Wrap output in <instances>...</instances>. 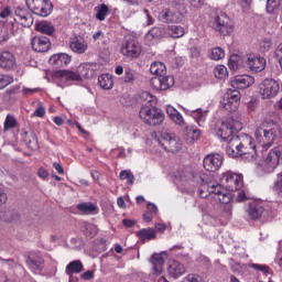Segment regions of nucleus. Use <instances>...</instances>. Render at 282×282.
<instances>
[{"mask_svg": "<svg viewBox=\"0 0 282 282\" xmlns=\"http://www.w3.org/2000/svg\"><path fill=\"white\" fill-rule=\"evenodd\" d=\"M220 184L229 189L236 202H243L246 199V191H243V176L232 172H226L220 177Z\"/></svg>", "mask_w": 282, "mask_h": 282, "instance_id": "obj_1", "label": "nucleus"}, {"mask_svg": "<svg viewBox=\"0 0 282 282\" xmlns=\"http://www.w3.org/2000/svg\"><path fill=\"white\" fill-rule=\"evenodd\" d=\"M278 133L279 126H276V122H272L270 124L263 122L259 128H257L254 138L263 149H270V147L274 144Z\"/></svg>", "mask_w": 282, "mask_h": 282, "instance_id": "obj_2", "label": "nucleus"}, {"mask_svg": "<svg viewBox=\"0 0 282 282\" xmlns=\"http://www.w3.org/2000/svg\"><path fill=\"white\" fill-rule=\"evenodd\" d=\"M243 126L235 119H228L227 121H217L216 123V135L221 138L224 142H229L235 133L241 131Z\"/></svg>", "mask_w": 282, "mask_h": 282, "instance_id": "obj_3", "label": "nucleus"}, {"mask_svg": "<svg viewBox=\"0 0 282 282\" xmlns=\"http://www.w3.org/2000/svg\"><path fill=\"white\" fill-rule=\"evenodd\" d=\"M140 119L149 127H160L164 122V111L156 107L143 106L139 112Z\"/></svg>", "mask_w": 282, "mask_h": 282, "instance_id": "obj_4", "label": "nucleus"}, {"mask_svg": "<svg viewBox=\"0 0 282 282\" xmlns=\"http://www.w3.org/2000/svg\"><path fill=\"white\" fill-rule=\"evenodd\" d=\"M234 147H240V154L238 158L245 160V162H254L258 158L257 144L252 141V137L245 134L241 135V142L236 141Z\"/></svg>", "mask_w": 282, "mask_h": 282, "instance_id": "obj_5", "label": "nucleus"}, {"mask_svg": "<svg viewBox=\"0 0 282 282\" xmlns=\"http://www.w3.org/2000/svg\"><path fill=\"white\" fill-rule=\"evenodd\" d=\"M210 25L216 32H219L221 36H228L235 32V22L224 12L214 17L210 21Z\"/></svg>", "mask_w": 282, "mask_h": 282, "instance_id": "obj_6", "label": "nucleus"}, {"mask_svg": "<svg viewBox=\"0 0 282 282\" xmlns=\"http://www.w3.org/2000/svg\"><path fill=\"white\" fill-rule=\"evenodd\" d=\"M205 195H214L213 197L220 204H230L232 202V194L228 189H224L219 183L208 182L204 188Z\"/></svg>", "mask_w": 282, "mask_h": 282, "instance_id": "obj_7", "label": "nucleus"}, {"mask_svg": "<svg viewBox=\"0 0 282 282\" xmlns=\"http://www.w3.org/2000/svg\"><path fill=\"white\" fill-rule=\"evenodd\" d=\"M25 3L26 8H29L33 14H37V17H50L54 10L51 0H26Z\"/></svg>", "mask_w": 282, "mask_h": 282, "instance_id": "obj_8", "label": "nucleus"}, {"mask_svg": "<svg viewBox=\"0 0 282 282\" xmlns=\"http://www.w3.org/2000/svg\"><path fill=\"white\" fill-rule=\"evenodd\" d=\"M241 101V94L237 89L229 88L221 99V106L226 109V111L232 112L239 109V105Z\"/></svg>", "mask_w": 282, "mask_h": 282, "instance_id": "obj_9", "label": "nucleus"}, {"mask_svg": "<svg viewBox=\"0 0 282 282\" xmlns=\"http://www.w3.org/2000/svg\"><path fill=\"white\" fill-rule=\"evenodd\" d=\"M158 142L165 151H170V153H177V151L182 150V142H180V139L175 134L162 132L158 138Z\"/></svg>", "mask_w": 282, "mask_h": 282, "instance_id": "obj_10", "label": "nucleus"}, {"mask_svg": "<svg viewBox=\"0 0 282 282\" xmlns=\"http://www.w3.org/2000/svg\"><path fill=\"white\" fill-rule=\"evenodd\" d=\"M121 54L127 58H138L142 54V46L135 39L126 37L121 44Z\"/></svg>", "mask_w": 282, "mask_h": 282, "instance_id": "obj_11", "label": "nucleus"}, {"mask_svg": "<svg viewBox=\"0 0 282 282\" xmlns=\"http://www.w3.org/2000/svg\"><path fill=\"white\" fill-rule=\"evenodd\" d=\"M210 182V175L204 173L203 171H195L192 173V181L189 182V184H192V186H202L198 189L199 193V197H202L203 199H206V197H208V194L204 193V189L206 188V186H208V183Z\"/></svg>", "mask_w": 282, "mask_h": 282, "instance_id": "obj_12", "label": "nucleus"}, {"mask_svg": "<svg viewBox=\"0 0 282 282\" xmlns=\"http://www.w3.org/2000/svg\"><path fill=\"white\" fill-rule=\"evenodd\" d=\"M280 90L281 86L279 85V82L274 79H264L260 84V95L264 99L276 97Z\"/></svg>", "mask_w": 282, "mask_h": 282, "instance_id": "obj_13", "label": "nucleus"}, {"mask_svg": "<svg viewBox=\"0 0 282 282\" xmlns=\"http://www.w3.org/2000/svg\"><path fill=\"white\" fill-rule=\"evenodd\" d=\"M282 160V145H278L270 150L267 155L264 163V171L267 173H272L276 166H279V162Z\"/></svg>", "mask_w": 282, "mask_h": 282, "instance_id": "obj_14", "label": "nucleus"}, {"mask_svg": "<svg viewBox=\"0 0 282 282\" xmlns=\"http://www.w3.org/2000/svg\"><path fill=\"white\" fill-rule=\"evenodd\" d=\"M151 85L156 91H166L175 85V77L173 75L163 74L161 76L153 77L151 79Z\"/></svg>", "mask_w": 282, "mask_h": 282, "instance_id": "obj_15", "label": "nucleus"}, {"mask_svg": "<svg viewBox=\"0 0 282 282\" xmlns=\"http://www.w3.org/2000/svg\"><path fill=\"white\" fill-rule=\"evenodd\" d=\"M221 164H224V156L218 153L207 154L203 161L204 169L209 173H216V171H219V169H221Z\"/></svg>", "mask_w": 282, "mask_h": 282, "instance_id": "obj_16", "label": "nucleus"}, {"mask_svg": "<svg viewBox=\"0 0 282 282\" xmlns=\"http://www.w3.org/2000/svg\"><path fill=\"white\" fill-rule=\"evenodd\" d=\"M245 62L251 72H263L265 69V57H261V55L249 54Z\"/></svg>", "mask_w": 282, "mask_h": 282, "instance_id": "obj_17", "label": "nucleus"}, {"mask_svg": "<svg viewBox=\"0 0 282 282\" xmlns=\"http://www.w3.org/2000/svg\"><path fill=\"white\" fill-rule=\"evenodd\" d=\"M21 140L22 142H24L28 149H31V151L39 150V139L36 138L34 131H32V129H22Z\"/></svg>", "mask_w": 282, "mask_h": 282, "instance_id": "obj_18", "label": "nucleus"}, {"mask_svg": "<svg viewBox=\"0 0 282 282\" xmlns=\"http://www.w3.org/2000/svg\"><path fill=\"white\" fill-rule=\"evenodd\" d=\"M264 214L265 207H263L261 203L256 200L249 203L247 209L248 219H250L251 221H259V219H261Z\"/></svg>", "mask_w": 282, "mask_h": 282, "instance_id": "obj_19", "label": "nucleus"}, {"mask_svg": "<svg viewBox=\"0 0 282 282\" xmlns=\"http://www.w3.org/2000/svg\"><path fill=\"white\" fill-rule=\"evenodd\" d=\"M26 264L33 272H41L45 268V260L39 252H31L26 259Z\"/></svg>", "mask_w": 282, "mask_h": 282, "instance_id": "obj_20", "label": "nucleus"}, {"mask_svg": "<svg viewBox=\"0 0 282 282\" xmlns=\"http://www.w3.org/2000/svg\"><path fill=\"white\" fill-rule=\"evenodd\" d=\"M69 47L75 54H85L89 45L87 44V40H85V37L82 35H75L70 37Z\"/></svg>", "mask_w": 282, "mask_h": 282, "instance_id": "obj_21", "label": "nucleus"}, {"mask_svg": "<svg viewBox=\"0 0 282 282\" xmlns=\"http://www.w3.org/2000/svg\"><path fill=\"white\" fill-rule=\"evenodd\" d=\"M254 85V77L250 75H238L231 80V87L234 89H248Z\"/></svg>", "mask_w": 282, "mask_h": 282, "instance_id": "obj_22", "label": "nucleus"}, {"mask_svg": "<svg viewBox=\"0 0 282 282\" xmlns=\"http://www.w3.org/2000/svg\"><path fill=\"white\" fill-rule=\"evenodd\" d=\"M17 65V57H14V54H12L10 51H2L0 53V67L2 69H14V66Z\"/></svg>", "mask_w": 282, "mask_h": 282, "instance_id": "obj_23", "label": "nucleus"}, {"mask_svg": "<svg viewBox=\"0 0 282 282\" xmlns=\"http://www.w3.org/2000/svg\"><path fill=\"white\" fill-rule=\"evenodd\" d=\"M14 21L15 23L22 25V28H32L34 18H32V14L28 13L26 11L18 9L15 10Z\"/></svg>", "mask_w": 282, "mask_h": 282, "instance_id": "obj_24", "label": "nucleus"}, {"mask_svg": "<svg viewBox=\"0 0 282 282\" xmlns=\"http://www.w3.org/2000/svg\"><path fill=\"white\" fill-rule=\"evenodd\" d=\"M159 19L162 23H181L182 14L164 9L159 13Z\"/></svg>", "mask_w": 282, "mask_h": 282, "instance_id": "obj_25", "label": "nucleus"}, {"mask_svg": "<svg viewBox=\"0 0 282 282\" xmlns=\"http://www.w3.org/2000/svg\"><path fill=\"white\" fill-rule=\"evenodd\" d=\"M236 142H241V135H234L231 139H229L227 148H226V153L229 158H239L240 152H241V147H235Z\"/></svg>", "mask_w": 282, "mask_h": 282, "instance_id": "obj_26", "label": "nucleus"}, {"mask_svg": "<svg viewBox=\"0 0 282 282\" xmlns=\"http://www.w3.org/2000/svg\"><path fill=\"white\" fill-rule=\"evenodd\" d=\"M31 45L34 50V52H47L50 50V39L45 37V36H35L32 42Z\"/></svg>", "mask_w": 282, "mask_h": 282, "instance_id": "obj_27", "label": "nucleus"}, {"mask_svg": "<svg viewBox=\"0 0 282 282\" xmlns=\"http://www.w3.org/2000/svg\"><path fill=\"white\" fill-rule=\"evenodd\" d=\"M183 111H185V113H187V116H192V118H194V120H196L198 127H203V124H204V122H206V118L208 116L207 111H203L199 108H197V109L183 108Z\"/></svg>", "mask_w": 282, "mask_h": 282, "instance_id": "obj_28", "label": "nucleus"}, {"mask_svg": "<svg viewBox=\"0 0 282 282\" xmlns=\"http://www.w3.org/2000/svg\"><path fill=\"white\" fill-rule=\"evenodd\" d=\"M0 219L1 221H7V223L19 221V219H21V215L15 209L2 207L0 209Z\"/></svg>", "mask_w": 282, "mask_h": 282, "instance_id": "obj_29", "label": "nucleus"}, {"mask_svg": "<svg viewBox=\"0 0 282 282\" xmlns=\"http://www.w3.org/2000/svg\"><path fill=\"white\" fill-rule=\"evenodd\" d=\"M167 272L173 279H180V276L186 274V267L178 261H172L169 265Z\"/></svg>", "mask_w": 282, "mask_h": 282, "instance_id": "obj_30", "label": "nucleus"}, {"mask_svg": "<svg viewBox=\"0 0 282 282\" xmlns=\"http://www.w3.org/2000/svg\"><path fill=\"white\" fill-rule=\"evenodd\" d=\"M51 65H56V67H65L72 63V56L67 55V53H58L50 58Z\"/></svg>", "mask_w": 282, "mask_h": 282, "instance_id": "obj_31", "label": "nucleus"}, {"mask_svg": "<svg viewBox=\"0 0 282 282\" xmlns=\"http://www.w3.org/2000/svg\"><path fill=\"white\" fill-rule=\"evenodd\" d=\"M12 35H14V22L0 26V43L9 41Z\"/></svg>", "mask_w": 282, "mask_h": 282, "instance_id": "obj_32", "label": "nucleus"}, {"mask_svg": "<svg viewBox=\"0 0 282 282\" xmlns=\"http://www.w3.org/2000/svg\"><path fill=\"white\" fill-rule=\"evenodd\" d=\"M56 78H61V80H83L80 74L72 72V70H57L55 73Z\"/></svg>", "mask_w": 282, "mask_h": 282, "instance_id": "obj_33", "label": "nucleus"}, {"mask_svg": "<svg viewBox=\"0 0 282 282\" xmlns=\"http://www.w3.org/2000/svg\"><path fill=\"white\" fill-rule=\"evenodd\" d=\"M76 208L79 213H84V215H98V206L91 202L77 204Z\"/></svg>", "mask_w": 282, "mask_h": 282, "instance_id": "obj_34", "label": "nucleus"}, {"mask_svg": "<svg viewBox=\"0 0 282 282\" xmlns=\"http://www.w3.org/2000/svg\"><path fill=\"white\" fill-rule=\"evenodd\" d=\"M137 237L144 243V241H151L155 239L158 235L155 234V229L153 228H144L135 232Z\"/></svg>", "mask_w": 282, "mask_h": 282, "instance_id": "obj_35", "label": "nucleus"}, {"mask_svg": "<svg viewBox=\"0 0 282 282\" xmlns=\"http://www.w3.org/2000/svg\"><path fill=\"white\" fill-rule=\"evenodd\" d=\"M150 262L152 263V268L154 270V274H162V265H164V258L160 253H154Z\"/></svg>", "mask_w": 282, "mask_h": 282, "instance_id": "obj_36", "label": "nucleus"}, {"mask_svg": "<svg viewBox=\"0 0 282 282\" xmlns=\"http://www.w3.org/2000/svg\"><path fill=\"white\" fill-rule=\"evenodd\" d=\"M166 34L171 36V39H182L186 31L182 25H170L165 29Z\"/></svg>", "mask_w": 282, "mask_h": 282, "instance_id": "obj_37", "label": "nucleus"}, {"mask_svg": "<svg viewBox=\"0 0 282 282\" xmlns=\"http://www.w3.org/2000/svg\"><path fill=\"white\" fill-rule=\"evenodd\" d=\"M82 271H83V262H80V260H75L69 262L65 270L68 276H72V274H80Z\"/></svg>", "mask_w": 282, "mask_h": 282, "instance_id": "obj_38", "label": "nucleus"}, {"mask_svg": "<svg viewBox=\"0 0 282 282\" xmlns=\"http://www.w3.org/2000/svg\"><path fill=\"white\" fill-rule=\"evenodd\" d=\"M95 10H96L95 19H97V21H105V19H107V17H109V14L111 13L109 6L105 3L96 7Z\"/></svg>", "mask_w": 282, "mask_h": 282, "instance_id": "obj_39", "label": "nucleus"}, {"mask_svg": "<svg viewBox=\"0 0 282 282\" xmlns=\"http://www.w3.org/2000/svg\"><path fill=\"white\" fill-rule=\"evenodd\" d=\"M184 137L187 144H193L195 140L199 138V129H195L193 127H186L184 131Z\"/></svg>", "mask_w": 282, "mask_h": 282, "instance_id": "obj_40", "label": "nucleus"}, {"mask_svg": "<svg viewBox=\"0 0 282 282\" xmlns=\"http://www.w3.org/2000/svg\"><path fill=\"white\" fill-rule=\"evenodd\" d=\"M98 84L101 89H112L113 88V77L109 74H102L98 77Z\"/></svg>", "mask_w": 282, "mask_h": 282, "instance_id": "obj_41", "label": "nucleus"}, {"mask_svg": "<svg viewBox=\"0 0 282 282\" xmlns=\"http://www.w3.org/2000/svg\"><path fill=\"white\" fill-rule=\"evenodd\" d=\"M164 37V30L160 26L152 28L148 34L145 35L147 41H160V39Z\"/></svg>", "mask_w": 282, "mask_h": 282, "instance_id": "obj_42", "label": "nucleus"}, {"mask_svg": "<svg viewBox=\"0 0 282 282\" xmlns=\"http://www.w3.org/2000/svg\"><path fill=\"white\" fill-rule=\"evenodd\" d=\"M150 72L154 76H163L166 74V65L162 62H153L150 66Z\"/></svg>", "mask_w": 282, "mask_h": 282, "instance_id": "obj_43", "label": "nucleus"}, {"mask_svg": "<svg viewBox=\"0 0 282 282\" xmlns=\"http://www.w3.org/2000/svg\"><path fill=\"white\" fill-rule=\"evenodd\" d=\"M35 30L37 32H41L42 34H47L48 36H52V34L54 32H56L54 26L50 25L47 22H39V23H36Z\"/></svg>", "mask_w": 282, "mask_h": 282, "instance_id": "obj_44", "label": "nucleus"}, {"mask_svg": "<svg viewBox=\"0 0 282 282\" xmlns=\"http://www.w3.org/2000/svg\"><path fill=\"white\" fill-rule=\"evenodd\" d=\"M135 80H138V74L135 73V70L131 68H126L122 82L127 85H133Z\"/></svg>", "mask_w": 282, "mask_h": 282, "instance_id": "obj_45", "label": "nucleus"}, {"mask_svg": "<svg viewBox=\"0 0 282 282\" xmlns=\"http://www.w3.org/2000/svg\"><path fill=\"white\" fill-rule=\"evenodd\" d=\"M19 127V122L17 121V118L12 115H7L4 120V131H10V129H17Z\"/></svg>", "mask_w": 282, "mask_h": 282, "instance_id": "obj_46", "label": "nucleus"}, {"mask_svg": "<svg viewBox=\"0 0 282 282\" xmlns=\"http://www.w3.org/2000/svg\"><path fill=\"white\" fill-rule=\"evenodd\" d=\"M214 76L219 80H224L228 76V68L224 65H218L214 68Z\"/></svg>", "mask_w": 282, "mask_h": 282, "instance_id": "obj_47", "label": "nucleus"}, {"mask_svg": "<svg viewBox=\"0 0 282 282\" xmlns=\"http://www.w3.org/2000/svg\"><path fill=\"white\" fill-rule=\"evenodd\" d=\"M177 177H178V180H181V182L191 184V181L193 178V171L180 170L177 173Z\"/></svg>", "mask_w": 282, "mask_h": 282, "instance_id": "obj_48", "label": "nucleus"}, {"mask_svg": "<svg viewBox=\"0 0 282 282\" xmlns=\"http://www.w3.org/2000/svg\"><path fill=\"white\" fill-rule=\"evenodd\" d=\"M209 56L213 61H221V58L226 56V52L224 51V48L217 46L212 48Z\"/></svg>", "mask_w": 282, "mask_h": 282, "instance_id": "obj_49", "label": "nucleus"}, {"mask_svg": "<svg viewBox=\"0 0 282 282\" xmlns=\"http://www.w3.org/2000/svg\"><path fill=\"white\" fill-rule=\"evenodd\" d=\"M84 235L90 239L98 235V227L94 224H86Z\"/></svg>", "mask_w": 282, "mask_h": 282, "instance_id": "obj_50", "label": "nucleus"}, {"mask_svg": "<svg viewBox=\"0 0 282 282\" xmlns=\"http://www.w3.org/2000/svg\"><path fill=\"white\" fill-rule=\"evenodd\" d=\"M12 83H14V77L0 74V89H6V87H8V85H12Z\"/></svg>", "mask_w": 282, "mask_h": 282, "instance_id": "obj_51", "label": "nucleus"}, {"mask_svg": "<svg viewBox=\"0 0 282 282\" xmlns=\"http://www.w3.org/2000/svg\"><path fill=\"white\" fill-rule=\"evenodd\" d=\"M119 177L122 181L128 180V184H133V182H135V176L128 170L121 171Z\"/></svg>", "mask_w": 282, "mask_h": 282, "instance_id": "obj_52", "label": "nucleus"}, {"mask_svg": "<svg viewBox=\"0 0 282 282\" xmlns=\"http://www.w3.org/2000/svg\"><path fill=\"white\" fill-rule=\"evenodd\" d=\"M281 6V0H267V12L272 14Z\"/></svg>", "mask_w": 282, "mask_h": 282, "instance_id": "obj_53", "label": "nucleus"}, {"mask_svg": "<svg viewBox=\"0 0 282 282\" xmlns=\"http://www.w3.org/2000/svg\"><path fill=\"white\" fill-rule=\"evenodd\" d=\"M272 50V39L265 37L260 42V52H270Z\"/></svg>", "mask_w": 282, "mask_h": 282, "instance_id": "obj_54", "label": "nucleus"}, {"mask_svg": "<svg viewBox=\"0 0 282 282\" xmlns=\"http://www.w3.org/2000/svg\"><path fill=\"white\" fill-rule=\"evenodd\" d=\"M273 191L282 197V172L278 174L276 181L274 182Z\"/></svg>", "mask_w": 282, "mask_h": 282, "instance_id": "obj_55", "label": "nucleus"}, {"mask_svg": "<svg viewBox=\"0 0 282 282\" xmlns=\"http://www.w3.org/2000/svg\"><path fill=\"white\" fill-rule=\"evenodd\" d=\"M250 268H252L253 270H257L258 272H263V274H270V267L265 264L252 263Z\"/></svg>", "mask_w": 282, "mask_h": 282, "instance_id": "obj_56", "label": "nucleus"}, {"mask_svg": "<svg viewBox=\"0 0 282 282\" xmlns=\"http://www.w3.org/2000/svg\"><path fill=\"white\" fill-rule=\"evenodd\" d=\"M171 121L178 124V127H186V121H184V117L180 112L173 116Z\"/></svg>", "mask_w": 282, "mask_h": 282, "instance_id": "obj_57", "label": "nucleus"}, {"mask_svg": "<svg viewBox=\"0 0 282 282\" xmlns=\"http://www.w3.org/2000/svg\"><path fill=\"white\" fill-rule=\"evenodd\" d=\"M139 97H141L142 100H144L145 102H153V100H155V96H153L151 93L149 91H142Z\"/></svg>", "mask_w": 282, "mask_h": 282, "instance_id": "obj_58", "label": "nucleus"}, {"mask_svg": "<svg viewBox=\"0 0 282 282\" xmlns=\"http://www.w3.org/2000/svg\"><path fill=\"white\" fill-rule=\"evenodd\" d=\"M10 149H12V145L3 144L0 148V158H8V155H10Z\"/></svg>", "mask_w": 282, "mask_h": 282, "instance_id": "obj_59", "label": "nucleus"}, {"mask_svg": "<svg viewBox=\"0 0 282 282\" xmlns=\"http://www.w3.org/2000/svg\"><path fill=\"white\" fill-rule=\"evenodd\" d=\"M240 6L243 12H248L252 8V0H242Z\"/></svg>", "mask_w": 282, "mask_h": 282, "instance_id": "obj_60", "label": "nucleus"}, {"mask_svg": "<svg viewBox=\"0 0 282 282\" xmlns=\"http://www.w3.org/2000/svg\"><path fill=\"white\" fill-rule=\"evenodd\" d=\"M33 116H35L36 118H43L45 116V107L43 106L37 107L33 112Z\"/></svg>", "mask_w": 282, "mask_h": 282, "instance_id": "obj_61", "label": "nucleus"}, {"mask_svg": "<svg viewBox=\"0 0 282 282\" xmlns=\"http://www.w3.org/2000/svg\"><path fill=\"white\" fill-rule=\"evenodd\" d=\"M37 175L39 177H41L42 180H47L50 173L47 172V170H45L44 167H40L37 171Z\"/></svg>", "mask_w": 282, "mask_h": 282, "instance_id": "obj_62", "label": "nucleus"}, {"mask_svg": "<svg viewBox=\"0 0 282 282\" xmlns=\"http://www.w3.org/2000/svg\"><path fill=\"white\" fill-rule=\"evenodd\" d=\"M102 39H105V33L101 30L93 34V40L95 43L96 41H102Z\"/></svg>", "mask_w": 282, "mask_h": 282, "instance_id": "obj_63", "label": "nucleus"}, {"mask_svg": "<svg viewBox=\"0 0 282 282\" xmlns=\"http://www.w3.org/2000/svg\"><path fill=\"white\" fill-rule=\"evenodd\" d=\"M180 111H177V109H175L173 106H169L166 108V113L169 116L170 119H172L176 113H178Z\"/></svg>", "mask_w": 282, "mask_h": 282, "instance_id": "obj_64", "label": "nucleus"}]
</instances>
